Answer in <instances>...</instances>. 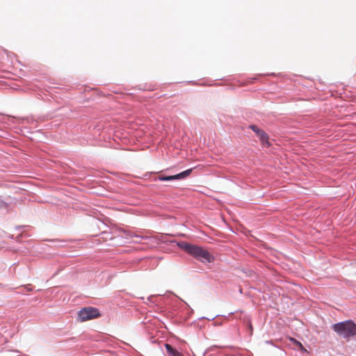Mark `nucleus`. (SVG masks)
Segmentation results:
<instances>
[{
    "instance_id": "f257e3e1",
    "label": "nucleus",
    "mask_w": 356,
    "mask_h": 356,
    "mask_svg": "<svg viewBox=\"0 0 356 356\" xmlns=\"http://www.w3.org/2000/svg\"><path fill=\"white\" fill-rule=\"evenodd\" d=\"M181 249L196 258L197 259L204 262L211 263L213 261V257L211 254L202 247L191 245L187 243H183L180 245Z\"/></svg>"
},
{
    "instance_id": "f03ea898",
    "label": "nucleus",
    "mask_w": 356,
    "mask_h": 356,
    "mask_svg": "<svg viewBox=\"0 0 356 356\" xmlns=\"http://www.w3.org/2000/svg\"><path fill=\"white\" fill-rule=\"evenodd\" d=\"M332 329L344 338H349L356 335V324L352 321L335 323L332 325Z\"/></svg>"
},
{
    "instance_id": "7ed1b4c3",
    "label": "nucleus",
    "mask_w": 356,
    "mask_h": 356,
    "mask_svg": "<svg viewBox=\"0 0 356 356\" xmlns=\"http://www.w3.org/2000/svg\"><path fill=\"white\" fill-rule=\"evenodd\" d=\"M100 316L99 310L92 307H84L78 314V318L81 322L97 318Z\"/></svg>"
},
{
    "instance_id": "20e7f679",
    "label": "nucleus",
    "mask_w": 356,
    "mask_h": 356,
    "mask_svg": "<svg viewBox=\"0 0 356 356\" xmlns=\"http://www.w3.org/2000/svg\"><path fill=\"white\" fill-rule=\"evenodd\" d=\"M192 170H193V169L191 168V169L186 170L182 172H180L177 175H175L159 176L158 177V179L160 181H172V180H175V179H181L186 178L188 176H189L191 175V173L192 172Z\"/></svg>"
},
{
    "instance_id": "39448f33",
    "label": "nucleus",
    "mask_w": 356,
    "mask_h": 356,
    "mask_svg": "<svg viewBox=\"0 0 356 356\" xmlns=\"http://www.w3.org/2000/svg\"><path fill=\"white\" fill-rule=\"evenodd\" d=\"M250 128L259 137V139L264 145H270L268 136L264 131L259 129L256 125H250Z\"/></svg>"
},
{
    "instance_id": "423d86ee",
    "label": "nucleus",
    "mask_w": 356,
    "mask_h": 356,
    "mask_svg": "<svg viewBox=\"0 0 356 356\" xmlns=\"http://www.w3.org/2000/svg\"><path fill=\"white\" fill-rule=\"evenodd\" d=\"M167 353L170 356H181V354L176 349L173 348L170 344L165 343V345Z\"/></svg>"
},
{
    "instance_id": "0eeeda50",
    "label": "nucleus",
    "mask_w": 356,
    "mask_h": 356,
    "mask_svg": "<svg viewBox=\"0 0 356 356\" xmlns=\"http://www.w3.org/2000/svg\"><path fill=\"white\" fill-rule=\"evenodd\" d=\"M295 346L298 348L302 352H307V350L304 348L302 344L300 341H296Z\"/></svg>"
},
{
    "instance_id": "6e6552de",
    "label": "nucleus",
    "mask_w": 356,
    "mask_h": 356,
    "mask_svg": "<svg viewBox=\"0 0 356 356\" xmlns=\"http://www.w3.org/2000/svg\"><path fill=\"white\" fill-rule=\"evenodd\" d=\"M289 341H291L294 345L296 343V341H298L296 339L294 338H292V337H289Z\"/></svg>"
}]
</instances>
